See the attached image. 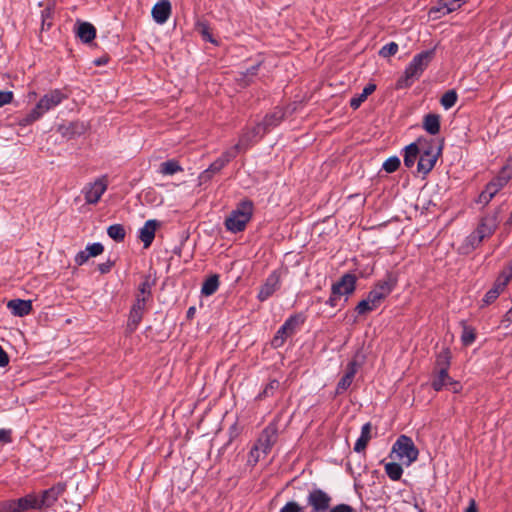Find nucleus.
I'll return each mask as SVG.
<instances>
[{"label":"nucleus","instance_id":"nucleus-1","mask_svg":"<svg viewBox=\"0 0 512 512\" xmlns=\"http://www.w3.org/2000/svg\"><path fill=\"white\" fill-rule=\"evenodd\" d=\"M435 56V49L423 51L414 56L408 67L405 69L404 75L396 82L397 89L410 87L428 67Z\"/></svg>","mask_w":512,"mask_h":512},{"label":"nucleus","instance_id":"nucleus-2","mask_svg":"<svg viewBox=\"0 0 512 512\" xmlns=\"http://www.w3.org/2000/svg\"><path fill=\"white\" fill-rule=\"evenodd\" d=\"M253 202L245 199L240 201L236 208L225 220V227L233 233L242 232L253 215Z\"/></svg>","mask_w":512,"mask_h":512},{"label":"nucleus","instance_id":"nucleus-3","mask_svg":"<svg viewBox=\"0 0 512 512\" xmlns=\"http://www.w3.org/2000/svg\"><path fill=\"white\" fill-rule=\"evenodd\" d=\"M278 439V427L275 423H270L266 426L257 441L250 450V457L253 458V462L257 463L261 456H266L270 453L272 447Z\"/></svg>","mask_w":512,"mask_h":512},{"label":"nucleus","instance_id":"nucleus-4","mask_svg":"<svg viewBox=\"0 0 512 512\" xmlns=\"http://www.w3.org/2000/svg\"><path fill=\"white\" fill-rule=\"evenodd\" d=\"M419 145H421V152L417 164V170L423 175L428 174L435 166L438 157L442 152V144L437 145L435 140H421L419 139Z\"/></svg>","mask_w":512,"mask_h":512},{"label":"nucleus","instance_id":"nucleus-5","mask_svg":"<svg viewBox=\"0 0 512 512\" xmlns=\"http://www.w3.org/2000/svg\"><path fill=\"white\" fill-rule=\"evenodd\" d=\"M392 453H395L399 460L405 459L404 464L409 466L417 460L419 450L410 437L401 435L393 444Z\"/></svg>","mask_w":512,"mask_h":512},{"label":"nucleus","instance_id":"nucleus-6","mask_svg":"<svg viewBox=\"0 0 512 512\" xmlns=\"http://www.w3.org/2000/svg\"><path fill=\"white\" fill-rule=\"evenodd\" d=\"M284 116V111L281 108H276L273 112L267 114L262 122L257 123L253 127V133L255 136L263 137L271 129L278 126L284 119Z\"/></svg>","mask_w":512,"mask_h":512},{"label":"nucleus","instance_id":"nucleus-7","mask_svg":"<svg viewBox=\"0 0 512 512\" xmlns=\"http://www.w3.org/2000/svg\"><path fill=\"white\" fill-rule=\"evenodd\" d=\"M395 280L390 276L386 279L379 281L374 288L368 293L369 301L373 306H379L381 302L392 292L395 287Z\"/></svg>","mask_w":512,"mask_h":512},{"label":"nucleus","instance_id":"nucleus-8","mask_svg":"<svg viewBox=\"0 0 512 512\" xmlns=\"http://www.w3.org/2000/svg\"><path fill=\"white\" fill-rule=\"evenodd\" d=\"M68 95L63 93L60 89H54L45 94L34 107L35 110L42 116L52 108L59 105L63 100L67 99Z\"/></svg>","mask_w":512,"mask_h":512},{"label":"nucleus","instance_id":"nucleus-9","mask_svg":"<svg viewBox=\"0 0 512 512\" xmlns=\"http://www.w3.org/2000/svg\"><path fill=\"white\" fill-rule=\"evenodd\" d=\"M307 500L313 512H325L330 506L331 497L321 489H314Z\"/></svg>","mask_w":512,"mask_h":512},{"label":"nucleus","instance_id":"nucleus-10","mask_svg":"<svg viewBox=\"0 0 512 512\" xmlns=\"http://www.w3.org/2000/svg\"><path fill=\"white\" fill-rule=\"evenodd\" d=\"M146 302L142 297L136 298L135 303L131 307L127 322V330L129 332L135 331L141 322L146 309Z\"/></svg>","mask_w":512,"mask_h":512},{"label":"nucleus","instance_id":"nucleus-11","mask_svg":"<svg viewBox=\"0 0 512 512\" xmlns=\"http://www.w3.org/2000/svg\"><path fill=\"white\" fill-rule=\"evenodd\" d=\"M66 490V484L65 483H57L56 485L52 486L51 488L45 490L42 492L41 498H38L39 507L42 509L43 507H51L60 497V495L63 494V492Z\"/></svg>","mask_w":512,"mask_h":512},{"label":"nucleus","instance_id":"nucleus-12","mask_svg":"<svg viewBox=\"0 0 512 512\" xmlns=\"http://www.w3.org/2000/svg\"><path fill=\"white\" fill-rule=\"evenodd\" d=\"M512 177V165L509 163L504 166L499 175L492 179L487 185L486 189L494 196L507 184Z\"/></svg>","mask_w":512,"mask_h":512},{"label":"nucleus","instance_id":"nucleus-13","mask_svg":"<svg viewBox=\"0 0 512 512\" xmlns=\"http://www.w3.org/2000/svg\"><path fill=\"white\" fill-rule=\"evenodd\" d=\"M107 189L105 177L97 179L85 189V200L89 204H96Z\"/></svg>","mask_w":512,"mask_h":512},{"label":"nucleus","instance_id":"nucleus-14","mask_svg":"<svg viewBox=\"0 0 512 512\" xmlns=\"http://www.w3.org/2000/svg\"><path fill=\"white\" fill-rule=\"evenodd\" d=\"M356 276L354 274L346 273L340 280L332 285L333 294L349 295L352 294L356 287Z\"/></svg>","mask_w":512,"mask_h":512},{"label":"nucleus","instance_id":"nucleus-15","mask_svg":"<svg viewBox=\"0 0 512 512\" xmlns=\"http://www.w3.org/2000/svg\"><path fill=\"white\" fill-rule=\"evenodd\" d=\"M280 283V275L277 271L272 272L266 279L265 283L261 286L258 293L260 301L267 300L278 288Z\"/></svg>","mask_w":512,"mask_h":512},{"label":"nucleus","instance_id":"nucleus-16","mask_svg":"<svg viewBox=\"0 0 512 512\" xmlns=\"http://www.w3.org/2000/svg\"><path fill=\"white\" fill-rule=\"evenodd\" d=\"M356 372L357 362L355 360L350 361L346 367L344 375L337 384L336 394H342L351 386Z\"/></svg>","mask_w":512,"mask_h":512},{"label":"nucleus","instance_id":"nucleus-17","mask_svg":"<svg viewBox=\"0 0 512 512\" xmlns=\"http://www.w3.org/2000/svg\"><path fill=\"white\" fill-rule=\"evenodd\" d=\"M238 153L239 145H234L232 148L225 151L221 157L216 159L207 169H209L213 174L219 173L227 163L237 156Z\"/></svg>","mask_w":512,"mask_h":512},{"label":"nucleus","instance_id":"nucleus-18","mask_svg":"<svg viewBox=\"0 0 512 512\" xmlns=\"http://www.w3.org/2000/svg\"><path fill=\"white\" fill-rule=\"evenodd\" d=\"M7 307L11 310L12 314L17 317L29 315L33 309L31 300L22 299H12L8 301Z\"/></svg>","mask_w":512,"mask_h":512},{"label":"nucleus","instance_id":"nucleus-19","mask_svg":"<svg viewBox=\"0 0 512 512\" xmlns=\"http://www.w3.org/2000/svg\"><path fill=\"white\" fill-rule=\"evenodd\" d=\"M506 279H502L500 278L499 276H497L494 284H493V287L488 290L486 292V294L484 295V298L482 300L483 302V305H490L492 304L499 296L501 293L504 292V290L506 289L508 283L505 282Z\"/></svg>","mask_w":512,"mask_h":512},{"label":"nucleus","instance_id":"nucleus-20","mask_svg":"<svg viewBox=\"0 0 512 512\" xmlns=\"http://www.w3.org/2000/svg\"><path fill=\"white\" fill-rule=\"evenodd\" d=\"M171 15V3L169 0H161L152 8V17L159 23H165Z\"/></svg>","mask_w":512,"mask_h":512},{"label":"nucleus","instance_id":"nucleus-21","mask_svg":"<svg viewBox=\"0 0 512 512\" xmlns=\"http://www.w3.org/2000/svg\"><path fill=\"white\" fill-rule=\"evenodd\" d=\"M160 223L157 220H148L140 229L139 238L143 242L144 247L148 248L155 238L156 229Z\"/></svg>","mask_w":512,"mask_h":512},{"label":"nucleus","instance_id":"nucleus-22","mask_svg":"<svg viewBox=\"0 0 512 512\" xmlns=\"http://www.w3.org/2000/svg\"><path fill=\"white\" fill-rule=\"evenodd\" d=\"M85 126L80 122H69L58 126L57 131L68 139L74 138L84 133Z\"/></svg>","mask_w":512,"mask_h":512},{"label":"nucleus","instance_id":"nucleus-23","mask_svg":"<svg viewBox=\"0 0 512 512\" xmlns=\"http://www.w3.org/2000/svg\"><path fill=\"white\" fill-rule=\"evenodd\" d=\"M496 229V222L492 218L483 217L475 232L479 235L480 239H485L491 236Z\"/></svg>","mask_w":512,"mask_h":512},{"label":"nucleus","instance_id":"nucleus-24","mask_svg":"<svg viewBox=\"0 0 512 512\" xmlns=\"http://www.w3.org/2000/svg\"><path fill=\"white\" fill-rule=\"evenodd\" d=\"M371 430H372V425L370 422H368L362 426L361 435L358 438V440L356 441L355 446H354L355 452L360 453L366 449L369 441L372 438Z\"/></svg>","mask_w":512,"mask_h":512},{"label":"nucleus","instance_id":"nucleus-25","mask_svg":"<svg viewBox=\"0 0 512 512\" xmlns=\"http://www.w3.org/2000/svg\"><path fill=\"white\" fill-rule=\"evenodd\" d=\"M77 36L84 43H90L96 36V29L89 22H81L77 28Z\"/></svg>","mask_w":512,"mask_h":512},{"label":"nucleus","instance_id":"nucleus-26","mask_svg":"<svg viewBox=\"0 0 512 512\" xmlns=\"http://www.w3.org/2000/svg\"><path fill=\"white\" fill-rule=\"evenodd\" d=\"M421 145L419 141L417 143H411L405 148L404 165L407 168L413 167L417 157L420 155Z\"/></svg>","mask_w":512,"mask_h":512},{"label":"nucleus","instance_id":"nucleus-27","mask_svg":"<svg viewBox=\"0 0 512 512\" xmlns=\"http://www.w3.org/2000/svg\"><path fill=\"white\" fill-rule=\"evenodd\" d=\"M18 512H24L30 509H40L38 497L34 494H28L25 497L16 499Z\"/></svg>","mask_w":512,"mask_h":512},{"label":"nucleus","instance_id":"nucleus-28","mask_svg":"<svg viewBox=\"0 0 512 512\" xmlns=\"http://www.w3.org/2000/svg\"><path fill=\"white\" fill-rule=\"evenodd\" d=\"M424 129L431 135H436L440 131V116L437 114H427L423 121Z\"/></svg>","mask_w":512,"mask_h":512},{"label":"nucleus","instance_id":"nucleus-29","mask_svg":"<svg viewBox=\"0 0 512 512\" xmlns=\"http://www.w3.org/2000/svg\"><path fill=\"white\" fill-rule=\"evenodd\" d=\"M451 380L452 378L448 375V371L441 369L437 370V374L434 376L431 385L434 390L440 391L444 387H448Z\"/></svg>","mask_w":512,"mask_h":512},{"label":"nucleus","instance_id":"nucleus-30","mask_svg":"<svg viewBox=\"0 0 512 512\" xmlns=\"http://www.w3.org/2000/svg\"><path fill=\"white\" fill-rule=\"evenodd\" d=\"M376 90V85L374 83L367 84L362 93L356 97H353L350 100V107L354 110L358 109L361 104L367 99L369 95H371Z\"/></svg>","mask_w":512,"mask_h":512},{"label":"nucleus","instance_id":"nucleus-31","mask_svg":"<svg viewBox=\"0 0 512 512\" xmlns=\"http://www.w3.org/2000/svg\"><path fill=\"white\" fill-rule=\"evenodd\" d=\"M219 287V276L217 274H213L209 276L203 283L201 288V293L204 296H211L214 294Z\"/></svg>","mask_w":512,"mask_h":512},{"label":"nucleus","instance_id":"nucleus-32","mask_svg":"<svg viewBox=\"0 0 512 512\" xmlns=\"http://www.w3.org/2000/svg\"><path fill=\"white\" fill-rule=\"evenodd\" d=\"M385 472L392 481H398L403 474L402 466L396 462H389L385 464Z\"/></svg>","mask_w":512,"mask_h":512},{"label":"nucleus","instance_id":"nucleus-33","mask_svg":"<svg viewBox=\"0 0 512 512\" xmlns=\"http://www.w3.org/2000/svg\"><path fill=\"white\" fill-rule=\"evenodd\" d=\"M183 168L176 160H168L160 165V173L163 175H173L177 172H182Z\"/></svg>","mask_w":512,"mask_h":512},{"label":"nucleus","instance_id":"nucleus-34","mask_svg":"<svg viewBox=\"0 0 512 512\" xmlns=\"http://www.w3.org/2000/svg\"><path fill=\"white\" fill-rule=\"evenodd\" d=\"M299 324L297 317L292 316L278 330V333L285 336V339L294 333L296 326Z\"/></svg>","mask_w":512,"mask_h":512},{"label":"nucleus","instance_id":"nucleus-35","mask_svg":"<svg viewBox=\"0 0 512 512\" xmlns=\"http://www.w3.org/2000/svg\"><path fill=\"white\" fill-rule=\"evenodd\" d=\"M107 234L116 242H122L125 238L126 232L121 224H114L108 227Z\"/></svg>","mask_w":512,"mask_h":512},{"label":"nucleus","instance_id":"nucleus-36","mask_svg":"<svg viewBox=\"0 0 512 512\" xmlns=\"http://www.w3.org/2000/svg\"><path fill=\"white\" fill-rule=\"evenodd\" d=\"M280 387V382L276 379L271 380L256 397V400H263L267 397H272Z\"/></svg>","mask_w":512,"mask_h":512},{"label":"nucleus","instance_id":"nucleus-37","mask_svg":"<svg viewBox=\"0 0 512 512\" xmlns=\"http://www.w3.org/2000/svg\"><path fill=\"white\" fill-rule=\"evenodd\" d=\"M255 138H257V136L253 133V128L243 132L239 138V142L236 144L239 145V152L242 149H247L253 143ZM258 138L261 137L258 136Z\"/></svg>","mask_w":512,"mask_h":512},{"label":"nucleus","instance_id":"nucleus-38","mask_svg":"<svg viewBox=\"0 0 512 512\" xmlns=\"http://www.w3.org/2000/svg\"><path fill=\"white\" fill-rule=\"evenodd\" d=\"M451 354L448 349L443 350L439 353L436 360V370L444 369L448 371L450 366Z\"/></svg>","mask_w":512,"mask_h":512},{"label":"nucleus","instance_id":"nucleus-39","mask_svg":"<svg viewBox=\"0 0 512 512\" xmlns=\"http://www.w3.org/2000/svg\"><path fill=\"white\" fill-rule=\"evenodd\" d=\"M476 339V332L475 329L467 326L465 323H463V331L461 335V341L464 346H468L472 344Z\"/></svg>","mask_w":512,"mask_h":512},{"label":"nucleus","instance_id":"nucleus-40","mask_svg":"<svg viewBox=\"0 0 512 512\" xmlns=\"http://www.w3.org/2000/svg\"><path fill=\"white\" fill-rule=\"evenodd\" d=\"M457 101V93L455 90H448L441 97L440 103L445 109L452 108Z\"/></svg>","mask_w":512,"mask_h":512},{"label":"nucleus","instance_id":"nucleus-41","mask_svg":"<svg viewBox=\"0 0 512 512\" xmlns=\"http://www.w3.org/2000/svg\"><path fill=\"white\" fill-rule=\"evenodd\" d=\"M376 308L377 306H373L372 302L369 301V297L367 296L366 299H363L357 304L355 310L358 312V314L362 315L373 311Z\"/></svg>","mask_w":512,"mask_h":512},{"label":"nucleus","instance_id":"nucleus-42","mask_svg":"<svg viewBox=\"0 0 512 512\" xmlns=\"http://www.w3.org/2000/svg\"><path fill=\"white\" fill-rule=\"evenodd\" d=\"M41 115L33 108L26 116L19 119L18 124L20 126H28L38 120Z\"/></svg>","mask_w":512,"mask_h":512},{"label":"nucleus","instance_id":"nucleus-43","mask_svg":"<svg viewBox=\"0 0 512 512\" xmlns=\"http://www.w3.org/2000/svg\"><path fill=\"white\" fill-rule=\"evenodd\" d=\"M397 51H398L397 43L390 42L380 49L379 55L384 58H387V57H391V56L395 55L397 53Z\"/></svg>","mask_w":512,"mask_h":512},{"label":"nucleus","instance_id":"nucleus-44","mask_svg":"<svg viewBox=\"0 0 512 512\" xmlns=\"http://www.w3.org/2000/svg\"><path fill=\"white\" fill-rule=\"evenodd\" d=\"M151 296V285L148 280L142 282L139 286L138 293L136 298H143L144 301H147Z\"/></svg>","mask_w":512,"mask_h":512},{"label":"nucleus","instance_id":"nucleus-45","mask_svg":"<svg viewBox=\"0 0 512 512\" xmlns=\"http://www.w3.org/2000/svg\"><path fill=\"white\" fill-rule=\"evenodd\" d=\"M400 166V159L396 156L388 158L384 164L383 169L388 173L395 172Z\"/></svg>","mask_w":512,"mask_h":512},{"label":"nucleus","instance_id":"nucleus-46","mask_svg":"<svg viewBox=\"0 0 512 512\" xmlns=\"http://www.w3.org/2000/svg\"><path fill=\"white\" fill-rule=\"evenodd\" d=\"M464 0H442V4L446 6V10L443 11V15L449 14L461 7Z\"/></svg>","mask_w":512,"mask_h":512},{"label":"nucleus","instance_id":"nucleus-47","mask_svg":"<svg viewBox=\"0 0 512 512\" xmlns=\"http://www.w3.org/2000/svg\"><path fill=\"white\" fill-rule=\"evenodd\" d=\"M0 512H18L16 499L2 502L0 504Z\"/></svg>","mask_w":512,"mask_h":512},{"label":"nucleus","instance_id":"nucleus-48","mask_svg":"<svg viewBox=\"0 0 512 512\" xmlns=\"http://www.w3.org/2000/svg\"><path fill=\"white\" fill-rule=\"evenodd\" d=\"M446 10V6L442 4V0H439L435 6L429 10V15L434 19L439 18L443 15V11Z\"/></svg>","mask_w":512,"mask_h":512},{"label":"nucleus","instance_id":"nucleus-49","mask_svg":"<svg viewBox=\"0 0 512 512\" xmlns=\"http://www.w3.org/2000/svg\"><path fill=\"white\" fill-rule=\"evenodd\" d=\"M104 247L101 243H94L87 246L86 251L88 252L90 257H96L102 254Z\"/></svg>","mask_w":512,"mask_h":512},{"label":"nucleus","instance_id":"nucleus-50","mask_svg":"<svg viewBox=\"0 0 512 512\" xmlns=\"http://www.w3.org/2000/svg\"><path fill=\"white\" fill-rule=\"evenodd\" d=\"M259 65L260 64H257L255 66L251 67L250 69H247L246 73L242 74V77L239 79L240 85H242L243 87L249 85V82L246 80V78L248 76L256 75Z\"/></svg>","mask_w":512,"mask_h":512},{"label":"nucleus","instance_id":"nucleus-51","mask_svg":"<svg viewBox=\"0 0 512 512\" xmlns=\"http://www.w3.org/2000/svg\"><path fill=\"white\" fill-rule=\"evenodd\" d=\"M498 276L502 279H506L505 282L509 283V281L512 279V259L509 261L508 265L503 268Z\"/></svg>","mask_w":512,"mask_h":512},{"label":"nucleus","instance_id":"nucleus-52","mask_svg":"<svg viewBox=\"0 0 512 512\" xmlns=\"http://www.w3.org/2000/svg\"><path fill=\"white\" fill-rule=\"evenodd\" d=\"M13 92L11 91H0V107L10 104L13 101Z\"/></svg>","mask_w":512,"mask_h":512},{"label":"nucleus","instance_id":"nucleus-53","mask_svg":"<svg viewBox=\"0 0 512 512\" xmlns=\"http://www.w3.org/2000/svg\"><path fill=\"white\" fill-rule=\"evenodd\" d=\"M280 512H302V508L298 505V503L291 501L288 502Z\"/></svg>","mask_w":512,"mask_h":512},{"label":"nucleus","instance_id":"nucleus-54","mask_svg":"<svg viewBox=\"0 0 512 512\" xmlns=\"http://www.w3.org/2000/svg\"><path fill=\"white\" fill-rule=\"evenodd\" d=\"M493 197L494 195L490 194L488 190L485 188L484 191H482L478 197V203L483 204L485 206L491 201Z\"/></svg>","mask_w":512,"mask_h":512},{"label":"nucleus","instance_id":"nucleus-55","mask_svg":"<svg viewBox=\"0 0 512 512\" xmlns=\"http://www.w3.org/2000/svg\"><path fill=\"white\" fill-rule=\"evenodd\" d=\"M483 240H484V239H480V238H479V235H477V233H476L475 231H474L473 233H471V234L468 236V238H467L468 243H469L473 248H476L477 246H479Z\"/></svg>","mask_w":512,"mask_h":512},{"label":"nucleus","instance_id":"nucleus-56","mask_svg":"<svg viewBox=\"0 0 512 512\" xmlns=\"http://www.w3.org/2000/svg\"><path fill=\"white\" fill-rule=\"evenodd\" d=\"M89 258L90 256L86 250L80 251L75 257V262L77 265H83Z\"/></svg>","mask_w":512,"mask_h":512},{"label":"nucleus","instance_id":"nucleus-57","mask_svg":"<svg viewBox=\"0 0 512 512\" xmlns=\"http://www.w3.org/2000/svg\"><path fill=\"white\" fill-rule=\"evenodd\" d=\"M114 264H115L114 261L107 260L106 262L100 263L98 265V270L102 274L108 273L111 270V268L114 266Z\"/></svg>","mask_w":512,"mask_h":512},{"label":"nucleus","instance_id":"nucleus-58","mask_svg":"<svg viewBox=\"0 0 512 512\" xmlns=\"http://www.w3.org/2000/svg\"><path fill=\"white\" fill-rule=\"evenodd\" d=\"M329 512H354V509L348 504H338Z\"/></svg>","mask_w":512,"mask_h":512},{"label":"nucleus","instance_id":"nucleus-59","mask_svg":"<svg viewBox=\"0 0 512 512\" xmlns=\"http://www.w3.org/2000/svg\"><path fill=\"white\" fill-rule=\"evenodd\" d=\"M213 175L214 174L210 172L209 169L204 170L199 176L200 184H205L209 182L212 179Z\"/></svg>","mask_w":512,"mask_h":512},{"label":"nucleus","instance_id":"nucleus-60","mask_svg":"<svg viewBox=\"0 0 512 512\" xmlns=\"http://www.w3.org/2000/svg\"><path fill=\"white\" fill-rule=\"evenodd\" d=\"M285 336H282L281 334H279L277 332V334L274 336V338L272 339L271 341V345L274 347V348H278L280 346L283 345L284 341H285Z\"/></svg>","mask_w":512,"mask_h":512},{"label":"nucleus","instance_id":"nucleus-61","mask_svg":"<svg viewBox=\"0 0 512 512\" xmlns=\"http://www.w3.org/2000/svg\"><path fill=\"white\" fill-rule=\"evenodd\" d=\"M9 364V356L0 346V367H6Z\"/></svg>","mask_w":512,"mask_h":512},{"label":"nucleus","instance_id":"nucleus-62","mask_svg":"<svg viewBox=\"0 0 512 512\" xmlns=\"http://www.w3.org/2000/svg\"><path fill=\"white\" fill-rule=\"evenodd\" d=\"M200 32H201L202 36H203L206 40H208V41H210V42H212V43L214 42V40H213V38H212L211 34L209 33V28H208V26H207V25H205V24H201V25H200Z\"/></svg>","mask_w":512,"mask_h":512},{"label":"nucleus","instance_id":"nucleus-63","mask_svg":"<svg viewBox=\"0 0 512 512\" xmlns=\"http://www.w3.org/2000/svg\"><path fill=\"white\" fill-rule=\"evenodd\" d=\"M450 391L453 393H458L461 389V385L459 382L454 381L453 379L449 382V385L447 387Z\"/></svg>","mask_w":512,"mask_h":512},{"label":"nucleus","instance_id":"nucleus-64","mask_svg":"<svg viewBox=\"0 0 512 512\" xmlns=\"http://www.w3.org/2000/svg\"><path fill=\"white\" fill-rule=\"evenodd\" d=\"M1 441L2 442H10L11 441L9 430H5V429L0 430V442Z\"/></svg>","mask_w":512,"mask_h":512}]
</instances>
